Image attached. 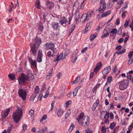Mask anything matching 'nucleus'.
Instances as JSON below:
<instances>
[{"label": "nucleus", "mask_w": 133, "mask_h": 133, "mask_svg": "<svg viewBox=\"0 0 133 133\" xmlns=\"http://www.w3.org/2000/svg\"><path fill=\"white\" fill-rule=\"evenodd\" d=\"M77 119L79 123L82 124V126L84 127H87L89 124V118L87 116L84 117L83 113H81L77 118Z\"/></svg>", "instance_id": "1"}, {"label": "nucleus", "mask_w": 133, "mask_h": 133, "mask_svg": "<svg viewBox=\"0 0 133 133\" xmlns=\"http://www.w3.org/2000/svg\"><path fill=\"white\" fill-rule=\"evenodd\" d=\"M41 43V38L37 37L34 39L33 43L31 44V53L34 56H36L38 48L40 44Z\"/></svg>", "instance_id": "2"}, {"label": "nucleus", "mask_w": 133, "mask_h": 133, "mask_svg": "<svg viewBox=\"0 0 133 133\" xmlns=\"http://www.w3.org/2000/svg\"><path fill=\"white\" fill-rule=\"evenodd\" d=\"M23 115L22 110L21 108H18L16 111L13 112L12 117L15 123L19 122Z\"/></svg>", "instance_id": "3"}, {"label": "nucleus", "mask_w": 133, "mask_h": 133, "mask_svg": "<svg viewBox=\"0 0 133 133\" xmlns=\"http://www.w3.org/2000/svg\"><path fill=\"white\" fill-rule=\"evenodd\" d=\"M129 82L127 79H124L118 83L119 89L121 90L125 89L127 87Z\"/></svg>", "instance_id": "4"}, {"label": "nucleus", "mask_w": 133, "mask_h": 133, "mask_svg": "<svg viewBox=\"0 0 133 133\" xmlns=\"http://www.w3.org/2000/svg\"><path fill=\"white\" fill-rule=\"evenodd\" d=\"M93 12H88L87 13L84 14L82 16L81 19L83 21V22H85L88 20L93 14Z\"/></svg>", "instance_id": "5"}, {"label": "nucleus", "mask_w": 133, "mask_h": 133, "mask_svg": "<svg viewBox=\"0 0 133 133\" xmlns=\"http://www.w3.org/2000/svg\"><path fill=\"white\" fill-rule=\"evenodd\" d=\"M18 83L19 85H23L26 81H27L25 77V75L22 73L18 78Z\"/></svg>", "instance_id": "6"}, {"label": "nucleus", "mask_w": 133, "mask_h": 133, "mask_svg": "<svg viewBox=\"0 0 133 133\" xmlns=\"http://www.w3.org/2000/svg\"><path fill=\"white\" fill-rule=\"evenodd\" d=\"M57 51H56L55 50H50L47 52L46 56V59L48 61H50L51 60V58L55 56V54L56 53Z\"/></svg>", "instance_id": "7"}, {"label": "nucleus", "mask_w": 133, "mask_h": 133, "mask_svg": "<svg viewBox=\"0 0 133 133\" xmlns=\"http://www.w3.org/2000/svg\"><path fill=\"white\" fill-rule=\"evenodd\" d=\"M19 95L21 97L22 99L24 100L26 99L27 95L26 90L22 89H20L18 90Z\"/></svg>", "instance_id": "8"}, {"label": "nucleus", "mask_w": 133, "mask_h": 133, "mask_svg": "<svg viewBox=\"0 0 133 133\" xmlns=\"http://www.w3.org/2000/svg\"><path fill=\"white\" fill-rule=\"evenodd\" d=\"M46 49L48 50H55L56 51H57V50L56 48H55V45L54 44L48 43H46Z\"/></svg>", "instance_id": "9"}, {"label": "nucleus", "mask_w": 133, "mask_h": 133, "mask_svg": "<svg viewBox=\"0 0 133 133\" xmlns=\"http://www.w3.org/2000/svg\"><path fill=\"white\" fill-rule=\"evenodd\" d=\"M68 22V20L64 17L63 16L60 18V19L59 21V23L62 26H65L67 25V23Z\"/></svg>", "instance_id": "10"}, {"label": "nucleus", "mask_w": 133, "mask_h": 133, "mask_svg": "<svg viewBox=\"0 0 133 133\" xmlns=\"http://www.w3.org/2000/svg\"><path fill=\"white\" fill-rule=\"evenodd\" d=\"M110 31L109 28L107 27L105 28L103 32V35H102L101 37L102 38H103L108 37L109 35V31Z\"/></svg>", "instance_id": "11"}, {"label": "nucleus", "mask_w": 133, "mask_h": 133, "mask_svg": "<svg viewBox=\"0 0 133 133\" xmlns=\"http://www.w3.org/2000/svg\"><path fill=\"white\" fill-rule=\"evenodd\" d=\"M43 56V54L42 53V50H40L38 51V55L37 56V60L38 62H41L42 61V57Z\"/></svg>", "instance_id": "12"}, {"label": "nucleus", "mask_w": 133, "mask_h": 133, "mask_svg": "<svg viewBox=\"0 0 133 133\" xmlns=\"http://www.w3.org/2000/svg\"><path fill=\"white\" fill-rule=\"evenodd\" d=\"M10 111V109L9 108H7L4 111V112L2 114V120L3 121V119L7 116Z\"/></svg>", "instance_id": "13"}, {"label": "nucleus", "mask_w": 133, "mask_h": 133, "mask_svg": "<svg viewBox=\"0 0 133 133\" xmlns=\"http://www.w3.org/2000/svg\"><path fill=\"white\" fill-rule=\"evenodd\" d=\"M51 25L52 28L54 30L57 29L59 27V23L57 22H53Z\"/></svg>", "instance_id": "14"}, {"label": "nucleus", "mask_w": 133, "mask_h": 133, "mask_svg": "<svg viewBox=\"0 0 133 133\" xmlns=\"http://www.w3.org/2000/svg\"><path fill=\"white\" fill-rule=\"evenodd\" d=\"M111 70V67L109 66L104 69L102 71L103 75L108 74Z\"/></svg>", "instance_id": "15"}, {"label": "nucleus", "mask_w": 133, "mask_h": 133, "mask_svg": "<svg viewBox=\"0 0 133 133\" xmlns=\"http://www.w3.org/2000/svg\"><path fill=\"white\" fill-rule=\"evenodd\" d=\"M102 65V63L101 62H99L98 63L97 65L96 66L94 70V71L96 73L98 71L99 69L101 68Z\"/></svg>", "instance_id": "16"}, {"label": "nucleus", "mask_w": 133, "mask_h": 133, "mask_svg": "<svg viewBox=\"0 0 133 133\" xmlns=\"http://www.w3.org/2000/svg\"><path fill=\"white\" fill-rule=\"evenodd\" d=\"M29 61L31 64V66L35 68H37L36 62L35 61H33L31 59H30Z\"/></svg>", "instance_id": "17"}, {"label": "nucleus", "mask_w": 133, "mask_h": 133, "mask_svg": "<svg viewBox=\"0 0 133 133\" xmlns=\"http://www.w3.org/2000/svg\"><path fill=\"white\" fill-rule=\"evenodd\" d=\"M75 19L76 22H77L80 17V14L79 11L76 10L75 12Z\"/></svg>", "instance_id": "18"}, {"label": "nucleus", "mask_w": 133, "mask_h": 133, "mask_svg": "<svg viewBox=\"0 0 133 133\" xmlns=\"http://www.w3.org/2000/svg\"><path fill=\"white\" fill-rule=\"evenodd\" d=\"M79 4L78 1H76L73 6V9H75L76 11L78 10V8H79Z\"/></svg>", "instance_id": "19"}, {"label": "nucleus", "mask_w": 133, "mask_h": 133, "mask_svg": "<svg viewBox=\"0 0 133 133\" xmlns=\"http://www.w3.org/2000/svg\"><path fill=\"white\" fill-rule=\"evenodd\" d=\"M33 75L31 73H28L27 75H25V77L27 81H29L30 79H32V78Z\"/></svg>", "instance_id": "20"}, {"label": "nucleus", "mask_w": 133, "mask_h": 133, "mask_svg": "<svg viewBox=\"0 0 133 133\" xmlns=\"http://www.w3.org/2000/svg\"><path fill=\"white\" fill-rule=\"evenodd\" d=\"M47 7L49 9H51L54 6V4L53 3L50 1H48L47 3Z\"/></svg>", "instance_id": "21"}, {"label": "nucleus", "mask_w": 133, "mask_h": 133, "mask_svg": "<svg viewBox=\"0 0 133 133\" xmlns=\"http://www.w3.org/2000/svg\"><path fill=\"white\" fill-rule=\"evenodd\" d=\"M35 94V95L34 96V99H33V102L35 103L38 101L40 96V95L39 94H37L36 93Z\"/></svg>", "instance_id": "22"}, {"label": "nucleus", "mask_w": 133, "mask_h": 133, "mask_svg": "<svg viewBox=\"0 0 133 133\" xmlns=\"http://www.w3.org/2000/svg\"><path fill=\"white\" fill-rule=\"evenodd\" d=\"M111 12V11L110 10L106 12H103V13L101 15V18L104 17L109 15L110 14Z\"/></svg>", "instance_id": "23"}, {"label": "nucleus", "mask_w": 133, "mask_h": 133, "mask_svg": "<svg viewBox=\"0 0 133 133\" xmlns=\"http://www.w3.org/2000/svg\"><path fill=\"white\" fill-rule=\"evenodd\" d=\"M102 4L103 8H105L106 7V3L104 0H101L99 4L100 7L102 6Z\"/></svg>", "instance_id": "24"}, {"label": "nucleus", "mask_w": 133, "mask_h": 133, "mask_svg": "<svg viewBox=\"0 0 133 133\" xmlns=\"http://www.w3.org/2000/svg\"><path fill=\"white\" fill-rule=\"evenodd\" d=\"M71 114V110L70 109L68 110L66 112V114L65 115V119L67 118L70 116Z\"/></svg>", "instance_id": "25"}, {"label": "nucleus", "mask_w": 133, "mask_h": 133, "mask_svg": "<svg viewBox=\"0 0 133 133\" xmlns=\"http://www.w3.org/2000/svg\"><path fill=\"white\" fill-rule=\"evenodd\" d=\"M79 89V87H77L76 88L75 90L73 92V96L74 97H75L76 96V95L77 93V92Z\"/></svg>", "instance_id": "26"}, {"label": "nucleus", "mask_w": 133, "mask_h": 133, "mask_svg": "<svg viewBox=\"0 0 133 133\" xmlns=\"http://www.w3.org/2000/svg\"><path fill=\"white\" fill-rule=\"evenodd\" d=\"M47 130V128H45L44 129H40L38 131V133H44Z\"/></svg>", "instance_id": "27"}, {"label": "nucleus", "mask_w": 133, "mask_h": 133, "mask_svg": "<svg viewBox=\"0 0 133 133\" xmlns=\"http://www.w3.org/2000/svg\"><path fill=\"white\" fill-rule=\"evenodd\" d=\"M63 112V111L62 109H60L58 110V112H57V116L58 117L61 116L62 115Z\"/></svg>", "instance_id": "28"}, {"label": "nucleus", "mask_w": 133, "mask_h": 133, "mask_svg": "<svg viewBox=\"0 0 133 133\" xmlns=\"http://www.w3.org/2000/svg\"><path fill=\"white\" fill-rule=\"evenodd\" d=\"M90 23V22H88L87 23L86 27L85 30V31L87 32L90 30V27L89 25V24Z\"/></svg>", "instance_id": "29"}, {"label": "nucleus", "mask_w": 133, "mask_h": 133, "mask_svg": "<svg viewBox=\"0 0 133 133\" xmlns=\"http://www.w3.org/2000/svg\"><path fill=\"white\" fill-rule=\"evenodd\" d=\"M63 56V54L62 53L57 57L56 59L54 61L55 62L56 61L57 62L58 61L62 58Z\"/></svg>", "instance_id": "30"}, {"label": "nucleus", "mask_w": 133, "mask_h": 133, "mask_svg": "<svg viewBox=\"0 0 133 133\" xmlns=\"http://www.w3.org/2000/svg\"><path fill=\"white\" fill-rule=\"evenodd\" d=\"M80 79V77L79 76H77L75 79L72 82L73 84H76L78 83L79 80Z\"/></svg>", "instance_id": "31"}, {"label": "nucleus", "mask_w": 133, "mask_h": 133, "mask_svg": "<svg viewBox=\"0 0 133 133\" xmlns=\"http://www.w3.org/2000/svg\"><path fill=\"white\" fill-rule=\"evenodd\" d=\"M75 127V125L74 123H72L71 125L70 128L69 130V131L70 132H71L73 130V129Z\"/></svg>", "instance_id": "32"}, {"label": "nucleus", "mask_w": 133, "mask_h": 133, "mask_svg": "<svg viewBox=\"0 0 133 133\" xmlns=\"http://www.w3.org/2000/svg\"><path fill=\"white\" fill-rule=\"evenodd\" d=\"M38 9H40V4L39 0H36L35 3Z\"/></svg>", "instance_id": "33"}, {"label": "nucleus", "mask_w": 133, "mask_h": 133, "mask_svg": "<svg viewBox=\"0 0 133 133\" xmlns=\"http://www.w3.org/2000/svg\"><path fill=\"white\" fill-rule=\"evenodd\" d=\"M39 91V87L37 86L35 89V92L34 93H36V94H39L38 92Z\"/></svg>", "instance_id": "34"}, {"label": "nucleus", "mask_w": 133, "mask_h": 133, "mask_svg": "<svg viewBox=\"0 0 133 133\" xmlns=\"http://www.w3.org/2000/svg\"><path fill=\"white\" fill-rule=\"evenodd\" d=\"M97 36L95 35H91L90 36V40L91 41L93 40Z\"/></svg>", "instance_id": "35"}, {"label": "nucleus", "mask_w": 133, "mask_h": 133, "mask_svg": "<svg viewBox=\"0 0 133 133\" xmlns=\"http://www.w3.org/2000/svg\"><path fill=\"white\" fill-rule=\"evenodd\" d=\"M116 125V124L114 122H113L110 124V128L111 129H114V127Z\"/></svg>", "instance_id": "36"}, {"label": "nucleus", "mask_w": 133, "mask_h": 133, "mask_svg": "<svg viewBox=\"0 0 133 133\" xmlns=\"http://www.w3.org/2000/svg\"><path fill=\"white\" fill-rule=\"evenodd\" d=\"M126 51V49H124L123 50L121 51H120L118 52H117V54L118 55H120V54H122L124 53V52H125Z\"/></svg>", "instance_id": "37"}, {"label": "nucleus", "mask_w": 133, "mask_h": 133, "mask_svg": "<svg viewBox=\"0 0 133 133\" xmlns=\"http://www.w3.org/2000/svg\"><path fill=\"white\" fill-rule=\"evenodd\" d=\"M133 55V51H131L128 54V57L129 58L132 59L133 57H132V55Z\"/></svg>", "instance_id": "38"}, {"label": "nucleus", "mask_w": 133, "mask_h": 133, "mask_svg": "<svg viewBox=\"0 0 133 133\" xmlns=\"http://www.w3.org/2000/svg\"><path fill=\"white\" fill-rule=\"evenodd\" d=\"M8 76L9 78L12 80H13L15 78V76L14 74H9Z\"/></svg>", "instance_id": "39"}, {"label": "nucleus", "mask_w": 133, "mask_h": 133, "mask_svg": "<svg viewBox=\"0 0 133 133\" xmlns=\"http://www.w3.org/2000/svg\"><path fill=\"white\" fill-rule=\"evenodd\" d=\"M117 30L116 29L114 28L112 29L110 32L112 34H116L117 32Z\"/></svg>", "instance_id": "40"}, {"label": "nucleus", "mask_w": 133, "mask_h": 133, "mask_svg": "<svg viewBox=\"0 0 133 133\" xmlns=\"http://www.w3.org/2000/svg\"><path fill=\"white\" fill-rule=\"evenodd\" d=\"M117 1V0H110L109 2V5L110 6H112L113 4V3H111V2L113 3L114 2H116Z\"/></svg>", "instance_id": "41"}, {"label": "nucleus", "mask_w": 133, "mask_h": 133, "mask_svg": "<svg viewBox=\"0 0 133 133\" xmlns=\"http://www.w3.org/2000/svg\"><path fill=\"white\" fill-rule=\"evenodd\" d=\"M27 127V125L26 124H24L22 126L23 130L22 131L23 132L25 131Z\"/></svg>", "instance_id": "42"}, {"label": "nucleus", "mask_w": 133, "mask_h": 133, "mask_svg": "<svg viewBox=\"0 0 133 133\" xmlns=\"http://www.w3.org/2000/svg\"><path fill=\"white\" fill-rule=\"evenodd\" d=\"M133 62V57L132 59L129 58V60L128 61V64L130 65Z\"/></svg>", "instance_id": "43"}, {"label": "nucleus", "mask_w": 133, "mask_h": 133, "mask_svg": "<svg viewBox=\"0 0 133 133\" xmlns=\"http://www.w3.org/2000/svg\"><path fill=\"white\" fill-rule=\"evenodd\" d=\"M127 77L128 79H129L130 81L132 82V79H133V77L131 76V75H128Z\"/></svg>", "instance_id": "44"}, {"label": "nucleus", "mask_w": 133, "mask_h": 133, "mask_svg": "<svg viewBox=\"0 0 133 133\" xmlns=\"http://www.w3.org/2000/svg\"><path fill=\"white\" fill-rule=\"evenodd\" d=\"M47 118V115H44L42 116V118L40 120V122H41L42 121L46 119Z\"/></svg>", "instance_id": "45"}, {"label": "nucleus", "mask_w": 133, "mask_h": 133, "mask_svg": "<svg viewBox=\"0 0 133 133\" xmlns=\"http://www.w3.org/2000/svg\"><path fill=\"white\" fill-rule=\"evenodd\" d=\"M34 110H31L29 112V114L31 116H32L34 115Z\"/></svg>", "instance_id": "46"}, {"label": "nucleus", "mask_w": 133, "mask_h": 133, "mask_svg": "<svg viewBox=\"0 0 133 133\" xmlns=\"http://www.w3.org/2000/svg\"><path fill=\"white\" fill-rule=\"evenodd\" d=\"M101 7H100L98 9V10L99 12H100L102 11V13H103L104 12V10L105 9V8H103V7H102V8H101Z\"/></svg>", "instance_id": "47"}, {"label": "nucleus", "mask_w": 133, "mask_h": 133, "mask_svg": "<svg viewBox=\"0 0 133 133\" xmlns=\"http://www.w3.org/2000/svg\"><path fill=\"white\" fill-rule=\"evenodd\" d=\"M129 23V22L127 20L125 21V22L124 24V27L126 28L128 26V25Z\"/></svg>", "instance_id": "48"}, {"label": "nucleus", "mask_w": 133, "mask_h": 133, "mask_svg": "<svg viewBox=\"0 0 133 133\" xmlns=\"http://www.w3.org/2000/svg\"><path fill=\"white\" fill-rule=\"evenodd\" d=\"M124 0H119L117 2V4L118 5H121L123 3V1Z\"/></svg>", "instance_id": "49"}, {"label": "nucleus", "mask_w": 133, "mask_h": 133, "mask_svg": "<svg viewBox=\"0 0 133 133\" xmlns=\"http://www.w3.org/2000/svg\"><path fill=\"white\" fill-rule=\"evenodd\" d=\"M86 133H92L91 130L89 128H87L85 130Z\"/></svg>", "instance_id": "50"}, {"label": "nucleus", "mask_w": 133, "mask_h": 133, "mask_svg": "<svg viewBox=\"0 0 133 133\" xmlns=\"http://www.w3.org/2000/svg\"><path fill=\"white\" fill-rule=\"evenodd\" d=\"M98 104V102L97 101L96 102H95L94 103L93 106L94 107V110H95Z\"/></svg>", "instance_id": "51"}, {"label": "nucleus", "mask_w": 133, "mask_h": 133, "mask_svg": "<svg viewBox=\"0 0 133 133\" xmlns=\"http://www.w3.org/2000/svg\"><path fill=\"white\" fill-rule=\"evenodd\" d=\"M46 88V85L44 83L42 86V88L41 90V92L43 91Z\"/></svg>", "instance_id": "52"}, {"label": "nucleus", "mask_w": 133, "mask_h": 133, "mask_svg": "<svg viewBox=\"0 0 133 133\" xmlns=\"http://www.w3.org/2000/svg\"><path fill=\"white\" fill-rule=\"evenodd\" d=\"M38 28L41 31H42V30L44 28V26L43 25H39V26Z\"/></svg>", "instance_id": "53"}, {"label": "nucleus", "mask_w": 133, "mask_h": 133, "mask_svg": "<svg viewBox=\"0 0 133 133\" xmlns=\"http://www.w3.org/2000/svg\"><path fill=\"white\" fill-rule=\"evenodd\" d=\"M132 128H133V124H131L129 126L128 129L130 131H131L132 130Z\"/></svg>", "instance_id": "54"}, {"label": "nucleus", "mask_w": 133, "mask_h": 133, "mask_svg": "<svg viewBox=\"0 0 133 133\" xmlns=\"http://www.w3.org/2000/svg\"><path fill=\"white\" fill-rule=\"evenodd\" d=\"M112 79V77L111 76L108 77L107 78V82H110Z\"/></svg>", "instance_id": "55"}, {"label": "nucleus", "mask_w": 133, "mask_h": 133, "mask_svg": "<svg viewBox=\"0 0 133 133\" xmlns=\"http://www.w3.org/2000/svg\"><path fill=\"white\" fill-rule=\"evenodd\" d=\"M35 95V93H33L31 96V97L30 98V100L31 101L32 100H33L34 99V96Z\"/></svg>", "instance_id": "56"}, {"label": "nucleus", "mask_w": 133, "mask_h": 133, "mask_svg": "<svg viewBox=\"0 0 133 133\" xmlns=\"http://www.w3.org/2000/svg\"><path fill=\"white\" fill-rule=\"evenodd\" d=\"M122 47V46L121 45H118L117 46L116 48V49L117 50H119L121 49V48Z\"/></svg>", "instance_id": "57"}, {"label": "nucleus", "mask_w": 133, "mask_h": 133, "mask_svg": "<svg viewBox=\"0 0 133 133\" xmlns=\"http://www.w3.org/2000/svg\"><path fill=\"white\" fill-rule=\"evenodd\" d=\"M110 109H113L114 108V104L113 103H111L110 104Z\"/></svg>", "instance_id": "58"}, {"label": "nucleus", "mask_w": 133, "mask_h": 133, "mask_svg": "<svg viewBox=\"0 0 133 133\" xmlns=\"http://www.w3.org/2000/svg\"><path fill=\"white\" fill-rule=\"evenodd\" d=\"M119 129V127H116L114 130V132H116Z\"/></svg>", "instance_id": "59"}, {"label": "nucleus", "mask_w": 133, "mask_h": 133, "mask_svg": "<svg viewBox=\"0 0 133 133\" xmlns=\"http://www.w3.org/2000/svg\"><path fill=\"white\" fill-rule=\"evenodd\" d=\"M122 32V30L121 28H120L118 31V34L119 35H121V34Z\"/></svg>", "instance_id": "60"}, {"label": "nucleus", "mask_w": 133, "mask_h": 133, "mask_svg": "<svg viewBox=\"0 0 133 133\" xmlns=\"http://www.w3.org/2000/svg\"><path fill=\"white\" fill-rule=\"evenodd\" d=\"M71 101H67L65 103V104H66V105H68L71 103Z\"/></svg>", "instance_id": "61"}, {"label": "nucleus", "mask_w": 133, "mask_h": 133, "mask_svg": "<svg viewBox=\"0 0 133 133\" xmlns=\"http://www.w3.org/2000/svg\"><path fill=\"white\" fill-rule=\"evenodd\" d=\"M102 130L103 132H105L106 131V129L105 128L104 126H102Z\"/></svg>", "instance_id": "62"}, {"label": "nucleus", "mask_w": 133, "mask_h": 133, "mask_svg": "<svg viewBox=\"0 0 133 133\" xmlns=\"http://www.w3.org/2000/svg\"><path fill=\"white\" fill-rule=\"evenodd\" d=\"M75 24L72 25L71 27V29L70 30L73 31L75 29Z\"/></svg>", "instance_id": "63"}, {"label": "nucleus", "mask_w": 133, "mask_h": 133, "mask_svg": "<svg viewBox=\"0 0 133 133\" xmlns=\"http://www.w3.org/2000/svg\"><path fill=\"white\" fill-rule=\"evenodd\" d=\"M62 75V74L61 73H59L58 74H57V77L59 79H60V77Z\"/></svg>", "instance_id": "64"}]
</instances>
